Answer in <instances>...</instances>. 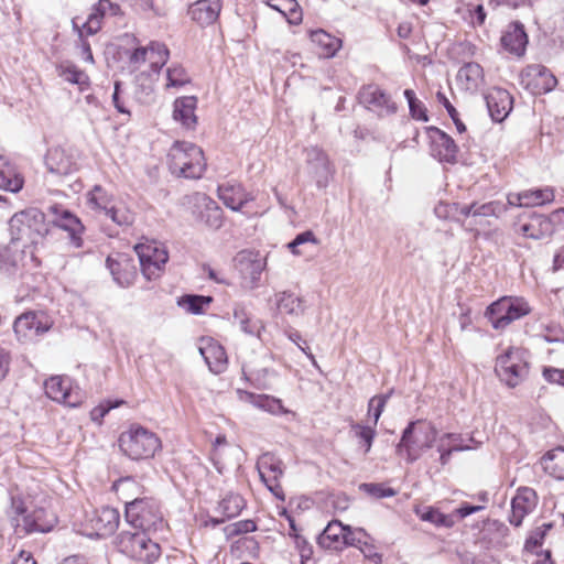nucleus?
Masks as SVG:
<instances>
[{
	"instance_id": "obj_1",
	"label": "nucleus",
	"mask_w": 564,
	"mask_h": 564,
	"mask_svg": "<svg viewBox=\"0 0 564 564\" xmlns=\"http://www.w3.org/2000/svg\"><path fill=\"white\" fill-rule=\"evenodd\" d=\"M7 517L14 533L22 538L51 532L57 524L56 514L41 506H31L20 496H12Z\"/></svg>"
},
{
	"instance_id": "obj_2",
	"label": "nucleus",
	"mask_w": 564,
	"mask_h": 564,
	"mask_svg": "<svg viewBox=\"0 0 564 564\" xmlns=\"http://www.w3.org/2000/svg\"><path fill=\"white\" fill-rule=\"evenodd\" d=\"M9 229L11 234L10 243L22 247L36 246L48 232L45 223V215L37 208H29L15 213L9 220Z\"/></svg>"
},
{
	"instance_id": "obj_3",
	"label": "nucleus",
	"mask_w": 564,
	"mask_h": 564,
	"mask_svg": "<svg viewBox=\"0 0 564 564\" xmlns=\"http://www.w3.org/2000/svg\"><path fill=\"white\" fill-rule=\"evenodd\" d=\"M167 159L171 172L185 178H200L206 170L203 150L192 142L175 141Z\"/></svg>"
},
{
	"instance_id": "obj_4",
	"label": "nucleus",
	"mask_w": 564,
	"mask_h": 564,
	"mask_svg": "<svg viewBox=\"0 0 564 564\" xmlns=\"http://www.w3.org/2000/svg\"><path fill=\"white\" fill-rule=\"evenodd\" d=\"M148 531H122L116 539L118 550L139 564H153L162 553L160 544Z\"/></svg>"
},
{
	"instance_id": "obj_5",
	"label": "nucleus",
	"mask_w": 564,
	"mask_h": 564,
	"mask_svg": "<svg viewBox=\"0 0 564 564\" xmlns=\"http://www.w3.org/2000/svg\"><path fill=\"white\" fill-rule=\"evenodd\" d=\"M124 516L134 530L158 532L165 527L161 507L153 498H133L126 501Z\"/></svg>"
},
{
	"instance_id": "obj_6",
	"label": "nucleus",
	"mask_w": 564,
	"mask_h": 564,
	"mask_svg": "<svg viewBox=\"0 0 564 564\" xmlns=\"http://www.w3.org/2000/svg\"><path fill=\"white\" fill-rule=\"evenodd\" d=\"M119 447L133 460L148 459L161 448V440L152 431L133 424L120 434Z\"/></svg>"
},
{
	"instance_id": "obj_7",
	"label": "nucleus",
	"mask_w": 564,
	"mask_h": 564,
	"mask_svg": "<svg viewBox=\"0 0 564 564\" xmlns=\"http://www.w3.org/2000/svg\"><path fill=\"white\" fill-rule=\"evenodd\" d=\"M435 438L436 431L431 425L410 422L402 432L397 452L399 455H405L409 463H413L425 449L433 446Z\"/></svg>"
},
{
	"instance_id": "obj_8",
	"label": "nucleus",
	"mask_w": 564,
	"mask_h": 564,
	"mask_svg": "<svg viewBox=\"0 0 564 564\" xmlns=\"http://www.w3.org/2000/svg\"><path fill=\"white\" fill-rule=\"evenodd\" d=\"M529 313L530 307L522 297L503 296L487 307L485 316L495 329H503Z\"/></svg>"
},
{
	"instance_id": "obj_9",
	"label": "nucleus",
	"mask_w": 564,
	"mask_h": 564,
	"mask_svg": "<svg viewBox=\"0 0 564 564\" xmlns=\"http://www.w3.org/2000/svg\"><path fill=\"white\" fill-rule=\"evenodd\" d=\"M52 325L53 322L46 313L29 311L15 318L13 330L19 341L31 344L40 340Z\"/></svg>"
},
{
	"instance_id": "obj_10",
	"label": "nucleus",
	"mask_w": 564,
	"mask_h": 564,
	"mask_svg": "<svg viewBox=\"0 0 564 564\" xmlns=\"http://www.w3.org/2000/svg\"><path fill=\"white\" fill-rule=\"evenodd\" d=\"M495 371L508 387H517L528 375L523 352L518 348H509L497 357Z\"/></svg>"
},
{
	"instance_id": "obj_11",
	"label": "nucleus",
	"mask_w": 564,
	"mask_h": 564,
	"mask_svg": "<svg viewBox=\"0 0 564 564\" xmlns=\"http://www.w3.org/2000/svg\"><path fill=\"white\" fill-rule=\"evenodd\" d=\"M141 271L148 280H154L161 275L169 260V253L163 245L156 241L141 242L135 246Z\"/></svg>"
},
{
	"instance_id": "obj_12",
	"label": "nucleus",
	"mask_w": 564,
	"mask_h": 564,
	"mask_svg": "<svg viewBox=\"0 0 564 564\" xmlns=\"http://www.w3.org/2000/svg\"><path fill=\"white\" fill-rule=\"evenodd\" d=\"M521 84L532 95H543L555 88L557 79L547 67L533 64L527 66L521 73Z\"/></svg>"
},
{
	"instance_id": "obj_13",
	"label": "nucleus",
	"mask_w": 564,
	"mask_h": 564,
	"mask_svg": "<svg viewBox=\"0 0 564 564\" xmlns=\"http://www.w3.org/2000/svg\"><path fill=\"white\" fill-rule=\"evenodd\" d=\"M305 162L308 174L314 178L318 188H325L334 174L328 155L318 147L305 149Z\"/></svg>"
},
{
	"instance_id": "obj_14",
	"label": "nucleus",
	"mask_w": 564,
	"mask_h": 564,
	"mask_svg": "<svg viewBox=\"0 0 564 564\" xmlns=\"http://www.w3.org/2000/svg\"><path fill=\"white\" fill-rule=\"evenodd\" d=\"M431 155L441 163L453 164L457 160L458 147L452 137L437 127H426Z\"/></svg>"
},
{
	"instance_id": "obj_15",
	"label": "nucleus",
	"mask_w": 564,
	"mask_h": 564,
	"mask_svg": "<svg viewBox=\"0 0 564 564\" xmlns=\"http://www.w3.org/2000/svg\"><path fill=\"white\" fill-rule=\"evenodd\" d=\"M359 99L369 110L379 117L391 116L397 112V104L391 96L377 85H368L359 91Z\"/></svg>"
},
{
	"instance_id": "obj_16",
	"label": "nucleus",
	"mask_w": 564,
	"mask_h": 564,
	"mask_svg": "<svg viewBox=\"0 0 564 564\" xmlns=\"http://www.w3.org/2000/svg\"><path fill=\"white\" fill-rule=\"evenodd\" d=\"M170 52L164 43L152 41L148 46L133 50L129 55V63L139 67L149 61L152 70L159 72L169 61Z\"/></svg>"
},
{
	"instance_id": "obj_17",
	"label": "nucleus",
	"mask_w": 564,
	"mask_h": 564,
	"mask_svg": "<svg viewBox=\"0 0 564 564\" xmlns=\"http://www.w3.org/2000/svg\"><path fill=\"white\" fill-rule=\"evenodd\" d=\"M538 505V495L530 487H520L511 500V513L509 522L514 527H520L523 519L531 513Z\"/></svg>"
},
{
	"instance_id": "obj_18",
	"label": "nucleus",
	"mask_w": 564,
	"mask_h": 564,
	"mask_svg": "<svg viewBox=\"0 0 564 564\" xmlns=\"http://www.w3.org/2000/svg\"><path fill=\"white\" fill-rule=\"evenodd\" d=\"M486 106L495 122H502L513 108V98L503 88L494 87L485 95Z\"/></svg>"
},
{
	"instance_id": "obj_19",
	"label": "nucleus",
	"mask_w": 564,
	"mask_h": 564,
	"mask_svg": "<svg viewBox=\"0 0 564 564\" xmlns=\"http://www.w3.org/2000/svg\"><path fill=\"white\" fill-rule=\"evenodd\" d=\"M50 212L53 215V223L69 232L70 240L75 247H82V234L84 232V226L80 219L70 213L68 209L62 206H51Z\"/></svg>"
},
{
	"instance_id": "obj_20",
	"label": "nucleus",
	"mask_w": 564,
	"mask_h": 564,
	"mask_svg": "<svg viewBox=\"0 0 564 564\" xmlns=\"http://www.w3.org/2000/svg\"><path fill=\"white\" fill-rule=\"evenodd\" d=\"M121 13L119 4L110 0H98L90 10L87 20L80 25L87 35L97 34L106 17H115Z\"/></svg>"
},
{
	"instance_id": "obj_21",
	"label": "nucleus",
	"mask_w": 564,
	"mask_h": 564,
	"mask_svg": "<svg viewBox=\"0 0 564 564\" xmlns=\"http://www.w3.org/2000/svg\"><path fill=\"white\" fill-rule=\"evenodd\" d=\"M89 522L98 536H107L118 529L120 514L115 508L101 507L93 512Z\"/></svg>"
},
{
	"instance_id": "obj_22",
	"label": "nucleus",
	"mask_w": 564,
	"mask_h": 564,
	"mask_svg": "<svg viewBox=\"0 0 564 564\" xmlns=\"http://www.w3.org/2000/svg\"><path fill=\"white\" fill-rule=\"evenodd\" d=\"M25 250L14 243L6 246L0 245V274L6 276H14L22 274Z\"/></svg>"
},
{
	"instance_id": "obj_23",
	"label": "nucleus",
	"mask_w": 564,
	"mask_h": 564,
	"mask_svg": "<svg viewBox=\"0 0 564 564\" xmlns=\"http://www.w3.org/2000/svg\"><path fill=\"white\" fill-rule=\"evenodd\" d=\"M46 395L59 403L70 406L76 405L77 400L73 398L72 380L64 376H53L44 382Z\"/></svg>"
},
{
	"instance_id": "obj_24",
	"label": "nucleus",
	"mask_w": 564,
	"mask_h": 564,
	"mask_svg": "<svg viewBox=\"0 0 564 564\" xmlns=\"http://www.w3.org/2000/svg\"><path fill=\"white\" fill-rule=\"evenodd\" d=\"M278 314L292 318L301 317L305 312V301L292 291H280L274 294Z\"/></svg>"
},
{
	"instance_id": "obj_25",
	"label": "nucleus",
	"mask_w": 564,
	"mask_h": 564,
	"mask_svg": "<svg viewBox=\"0 0 564 564\" xmlns=\"http://www.w3.org/2000/svg\"><path fill=\"white\" fill-rule=\"evenodd\" d=\"M199 352L208 365L210 371L220 373L226 369L227 355L221 345L214 341L212 338L200 340Z\"/></svg>"
},
{
	"instance_id": "obj_26",
	"label": "nucleus",
	"mask_w": 564,
	"mask_h": 564,
	"mask_svg": "<svg viewBox=\"0 0 564 564\" xmlns=\"http://www.w3.org/2000/svg\"><path fill=\"white\" fill-rule=\"evenodd\" d=\"M217 192L219 199L235 212L240 210L247 203L254 199L240 184H221Z\"/></svg>"
},
{
	"instance_id": "obj_27",
	"label": "nucleus",
	"mask_w": 564,
	"mask_h": 564,
	"mask_svg": "<svg viewBox=\"0 0 564 564\" xmlns=\"http://www.w3.org/2000/svg\"><path fill=\"white\" fill-rule=\"evenodd\" d=\"M220 10V0H197L189 7L188 14L198 24L210 25L217 21Z\"/></svg>"
},
{
	"instance_id": "obj_28",
	"label": "nucleus",
	"mask_w": 564,
	"mask_h": 564,
	"mask_svg": "<svg viewBox=\"0 0 564 564\" xmlns=\"http://www.w3.org/2000/svg\"><path fill=\"white\" fill-rule=\"evenodd\" d=\"M197 98L195 96H183L176 98L173 105V119L186 129H193L197 123L195 109Z\"/></svg>"
},
{
	"instance_id": "obj_29",
	"label": "nucleus",
	"mask_w": 564,
	"mask_h": 564,
	"mask_svg": "<svg viewBox=\"0 0 564 564\" xmlns=\"http://www.w3.org/2000/svg\"><path fill=\"white\" fill-rule=\"evenodd\" d=\"M347 525L338 520L330 521L324 531L318 535L317 543L321 547L327 550H343L345 547V533Z\"/></svg>"
},
{
	"instance_id": "obj_30",
	"label": "nucleus",
	"mask_w": 564,
	"mask_h": 564,
	"mask_svg": "<svg viewBox=\"0 0 564 564\" xmlns=\"http://www.w3.org/2000/svg\"><path fill=\"white\" fill-rule=\"evenodd\" d=\"M45 165L51 173L68 175L76 171V163L62 148H52L45 155Z\"/></svg>"
},
{
	"instance_id": "obj_31",
	"label": "nucleus",
	"mask_w": 564,
	"mask_h": 564,
	"mask_svg": "<svg viewBox=\"0 0 564 564\" xmlns=\"http://www.w3.org/2000/svg\"><path fill=\"white\" fill-rule=\"evenodd\" d=\"M527 44L528 35L524 26L519 22L510 24L501 36L502 47L517 56H521L524 53Z\"/></svg>"
},
{
	"instance_id": "obj_32",
	"label": "nucleus",
	"mask_w": 564,
	"mask_h": 564,
	"mask_svg": "<svg viewBox=\"0 0 564 564\" xmlns=\"http://www.w3.org/2000/svg\"><path fill=\"white\" fill-rule=\"evenodd\" d=\"M23 184V176L17 166L7 156L0 154V189L18 193Z\"/></svg>"
},
{
	"instance_id": "obj_33",
	"label": "nucleus",
	"mask_w": 564,
	"mask_h": 564,
	"mask_svg": "<svg viewBox=\"0 0 564 564\" xmlns=\"http://www.w3.org/2000/svg\"><path fill=\"white\" fill-rule=\"evenodd\" d=\"M106 267L119 286L128 288L133 283L135 271L128 259L118 260L108 257L106 259Z\"/></svg>"
},
{
	"instance_id": "obj_34",
	"label": "nucleus",
	"mask_w": 564,
	"mask_h": 564,
	"mask_svg": "<svg viewBox=\"0 0 564 564\" xmlns=\"http://www.w3.org/2000/svg\"><path fill=\"white\" fill-rule=\"evenodd\" d=\"M234 323L250 336L260 337L261 330L264 329L262 321L253 317L241 304H236L234 307Z\"/></svg>"
},
{
	"instance_id": "obj_35",
	"label": "nucleus",
	"mask_w": 564,
	"mask_h": 564,
	"mask_svg": "<svg viewBox=\"0 0 564 564\" xmlns=\"http://www.w3.org/2000/svg\"><path fill=\"white\" fill-rule=\"evenodd\" d=\"M484 78L482 67L475 62L466 63L457 73L458 85L467 90L475 91L481 84Z\"/></svg>"
},
{
	"instance_id": "obj_36",
	"label": "nucleus",
	"mask_w": 564,
	"mask_h": 564,
	"mask_svg": "<svg viewBox=\"0 0 564 564\" xmlns=\"http://www.w3.org/2000/svg\"><path fill=\"white\" fill-rule=\"evenodd\" d=\"M455 206L459 215L465 218L499 216L503 210V206L498 202L485 204L473 203L469 205L455 204Z\"/></svg>"
},
{
	"instance_id": "obj_37",
	"label": "nucleus",
	"mask_w": 564,
	"mask_h": 564,
	"mask_svg": "<svg viewBox=\"0 0 564 564\" xmlns=\"http://www.w3.org/2000/svg\"><path fill=\"white\" fill-rule=\"evenodd\" d=\"M414 513L425 522H430L438 528H453L456 523L453 514H445L440 509L432 506H416Z\"/></svg>"
},
{
	"instance_id": "obj_38",
	"label": "nucleus",
	"mask_w": 564,
	"mask_h": 564,
	"mask_svg": "<svg viewBox=\"0 0 564 564\" xmlns=\"http://www.w3.org/2000/svg\"><path fill=\"white\" fill-rule=\"evenodd\" d=\"M257 468L262 481L274 480L283 476L282 460L272 453L262 454L257 462Z\"/></svg>"
},
{
	"instance_id": "obj_39",
	"label": "nucleus",
	"mask_w": 564,
	"mask_h": 564,
	"mask_svg": "<svg viewBox=\"0 0 564 564\" xmlns=\"http://www.w3.org/2000/svg\"><path fill=\"white\" fill-rule=\"evenodd\" d=\"M311 41L319 47L323 57H333L341 47V40L319 29L311 32Z\"/></svg>"
},
{
	"instance_id": "obj_40",
	"label": "nucleus",
	"mask_w": 564,
	"mask_h": 564,
	"mask_svg": "<svg viewBox=\"0 0 564 564\" xmlns=\"http://www.w3.org/2000/svg\"><path fill=\"white\" fill-rule=\"evenodd\" d=\"M554 189L552 187L528 189L517 194L518 206H539L554 200Z\"/></svg>"
},
{
	"instance_id": "obj_41",
	"label": "nucleus",
	"mask_w": 564,
	"mask_h": 564,
	"mask_svg": "<svg viewBox=\"0 0 564 564\" xmlns=\"http://www.w3.org/2000/svg\"><path fill=\"white\" fill-rule=\"evenodd\" d=\"M247 401L250 402L253 406L267 411L271 414H286L289 411L284 409L280 399L273 398L267 394H256L251 392H246Z\"/></svg>"
},
{
	"instance_id": "obj_42",
	"label": "nucleus",
	"mask_w": 564,
	"mask_h": 564,
	"mask_svg": "<svg viewBox=\"0 0 564 564\" xmlns=\"http://www.w3.org/2000/svg\"><path fill=\"white\" fill-rule=\"evenodd\" d=\"M545 471L556 479H564V448L556 447L542 457Z\"/></svg>"
},
{
	"instance_id": "obj_43",
	"label": "nucleus",
	"mask_w": 564,
	"mask_h": 564,
	"mask_svg": "<svg viewBox=\"0 0 564 564\" xmlns=\"http://www.w3.org/2000/svg\"><path fill=\"white\" fill-rule=\"evenodd\" d=\"M246 508V500L242 496L235 492H228L217 506V511L225 518L231 519L241 513Z\"/></svg>"
},
{
	"instance_id": "obj_44",
	"label": "nucleus",
	"mask_w": 564,
	"mask_h": 564,
	"mask_svg": "<svg viewBox=\"0 0 564 564\" xmlns=\"http://www.w3.org/2000/svg\"><path fill=\"white\" fill-rule=\"evenodd\" d=\"M268 4L282 13L289 23L296 25L302 22V9L296 0H270Z\"/></svg>"
},
{
	"instance_id": "obj_45",
	"label": "nucleus",
	"mask_w": 564,
	"mask_h": 564,
	"mask_svg": "<svg viewBox=\"0 0 564 564\" xmlns=\"http://www.w3.org/2000/svg\"><path fill=\"white\" fill-rule=\"evenodd\" d=\"M119 227H130L134 221V214L123 203H112L104 213Z\"/></svg>"
},
{
	"instance_id": "obj_46",
	"label": "nucleus",
	"mask_w": 564,
	"mask_h": 564,
	"mask_svg": "<svg viewBox=\"0 0 564 564\" xmlns=\"http://www.w3.org/2000/svg\"><path fill=\"white\" fill-rule=\"evenodd\" d=\"M459 436L456 434H445L440 438L437 451L440 453V462L443 466L448 464L451 456L454 452L468 449V446H460L458 444Z\"/></svg>"
},
{
	"instance_id": "obj_47",
	"label": "nucleus",
	"mask_w": 564,
	"mask_h": 564,
	"mask_svg": "<svg viewBox=\"0 0 564 564\" xmlns=\"http://www.w3.org/2000/svg\"><path fill=\"white\" fill-rule=\"evenodd\" d=\"M112 490L126 505V501H131L133 498H139L137 495L141 492V487L134 478L124 477L112 484Z\"/></svg>"
},
{
	"instance_id": "obj_48",
	"label": "nucleus",
	"mask_w": 564,
	"mask_h": 564,
	"mask_svg": "<svg viewBox=\"0 0 564 564\" xmlns=\"http://www.w3.org/2000/svg\"><path fill=\"white\" fill-rule=\"evenodd\" d=\"M112 203H115L112 196L100 185H95L87 194L88 207L98 213H104Z\"/></svg>"
},
{
	"instance_id": "obj_49",
	"label": "nucleus",
	"mask_w": 564,
	"mask_h": 564,
	"mask_svg": "<svg viewBox=\"0 0 564 564\" xmlns=\"http://www.w3.org/2000/svg\"><path fill=\"white\" fill-rule=\"evenodd\" d=\"M58 75L66 82L70 84H75L79 86L80 90H84L86 86L89 85V77L83 70H80L76 65L67 64L59 65L57 67Z\"/></svg>"
},
{
	"instance_id": "obj_50",
	"label": "nucleus",
	"mask_w": 564,
	"mask_h": 564,
	"mask_svg": "<svg viewBox=\"0 0 564 564\" xmlns=\"http://www.w3.org/2000/svg\"><path fill=\"white\" fill-rule=\"evenodd\" d=\"M210 296L204 295H185L178 300V305L191 314H202L204 307L212 303Z\"/></svg>"
},
{
	"instance_id": "obj_51",
	"label": "nucleus",
	"mask_w": 564,
	"mask_h": 564,
	"mask_svg": "<svg viewBox=\"0 0 564 564\" xmlns=\"http://www.w3.org/2000/svg\"><path fill=\"white\" fill-rule=\"evenodd\" d=\"M350 427L355 432V436L360 440V444L364 447V453H369L376 436V430L371 426L362 425L360 423H352Z\"/></svg>"
},
{
	"instance_id": "obj_52",
	"label": "nucleus",
	"mask_w": 564,
	"mask_h": 564,
	"mask_svg": "<svg viewBox=\"0 0 564 564\" xmlns=\"http://www.w3.org/2000/svg\"><path fill=\"white\" fill-rule=\"evenodd\" d=\"M403 94L409 104L411 117L413 119L426 122L429 120V117L426 115V108L416 98L415 93L412 89H405Z\"/></svg>"
},
{
	"instance_id": "obj_53",
	"label": "nucleus",
	"mask_w": 564,
	"mask_h": 564,
	"mask_svg": "<svg viewBox=\"0 0 564 564\" xmlns=\"http://www.w3.org/2000/svg\"><path fill=\"white\" fill-rule=\"evenodd\" d=\"M78 18L73 19V28L77 32L78 35V44L77 47L80 50V56L84 61L88 63H94V55L91 52V47L89 42L87 41V34L85 29L79 26L77 22Z\"/></svg>"
},
{
	"instance_id": "obj_54",
	"label": "nucleus",
	"mask_w": 564,
	"mask_h": 564,
	"mask_svg": "<svg viewBox=\"0 0 564 564\" xmlns=\"http://www.w3.org/2000/svg\"><path fill=\"white\" fill-rule=\"evenodd\" d=\"M359 489L377 499L389 498L397 495L393 488L384 487L382 484L376 482H364L359 486Z\"/></svg>"
},
{
	"instance_id": "obj_55",
	"label": "nucleus",
	"mask_w": 564,
	"mask_h": 564,
	"mask_svg": "<svg viewBox=\"0 0 564 564\" xmlns=\"http://www.w3.org/2000/svg\"><path fill=\"white\" fill-rule=\"evenodd\" d=\"M167 87H182L189 83L185 68L181 65H173L166 72Z\"/></svg>"
},
{
	"instance_id": "obj_56",
	"label": "nucleus",
	"mask_w": 564,
	"mask_h": 564,
	"mask_svg": "<svg viewBox=\"0 0 564 564\" xmlns=\"http://www.w3.org/2000/svg\"><path fill=\"white\" fill-rule=\"evenodd\" d=\"M224 531L227 538H234L257 531V523L251 519L240 520L227 525Z\"/></svg>"
},
{
	"instance_id": "obj_57",
	"label": "nucleus",
	"mask_w": 564,
	"mask_h": 564,
	"mask_svg": "<svg viewBox=\"0 0 564 564\" xmlns=\"http://www.w3.org/2000/svg\"><path fill=\"white\" fill-rule=\"evenodd\" d=\"M368 534L361 528L351 529L347 527L345 533V546H355L362 550V546H368L367 543Z\"/></svg>"
},
{
	"instance_id": "obj_58",
	"label": "nucleus",
	"mask_w": 564,
	"mask_h": 564,
	"mask_svg": "<svg viewBox=\"0 0 564 564\" xmlns=\"http://www.w3.org/2000/svg\"><path fill=\"white\" fill-rule=\"evenodd\" d=\"M391 395V392L386 394L375 395L369 400L368 403V413L373 417V425H377L384 406Z\"/></svg>"
},
{
	"instance_id": "obj_59",
	"label": "nucleus",
	"mask_w": 564,
	"mask_h": 564,
	"mask_svg": "<svg viewBox=\"0 0 564 564\" xmlns=\"http://www.w3.org/2000/svg\"><path fill=\"white\" fill-rule=\"evenodd\" d=\"M307 242L313 245L318 243V240L312 230H306L296 235L295 238L288 243V248L293 254H301V252L297 250V247Z\"/></svg>"
},
{
	"instance_id": "obj_60",
	"label": "nucleus",
	"mask_w": 564,
	"mask_h": 564,
	"mask_svg": "<svg viewBox=\"0 0 564 564\" xmlns=\"http://www.w3.org/2000/svg\"><path fill=\"white\" fill-rule=\"evenodd\" d=\"M294 544L301 556V564H305L313 556V546L299 533H294Z\"/></svg>"
},
{
	"instance_id": "obj_61",
	"label": "nucleus",
	"mask_w": 564,
	"mask_h": 564,
	"mask_svg": "<svg viewBox=\"0 0 564 564\" xmlns=\"http://www.w3.org/2000/svg\"><path fill=\"white\" fill-rule=\"evenodd\" d=\"M288 337L307 356V358L312 361V364L315 367H318L315 356L312 354L310 348L307 346H302V344L306 345V341L302 338L301 334L297 330L291 329L290 332H288Z\"/></svg>"
},
{
	"instance_id": "obj_62",
	"label": "nucleus",
	"mask_w": 564,
	"mask_h": 564,
	"mask_svg": "<svg viewBox=\"0 0 564 564\" xmlns=\"http://www.w3.org/2000/svg\"><path fill=\"white\" fill-rule=\"evenodd\" d=\"M138 6L144 13H151L153 17L164 15V12L155 6L154 0H139Z\"/></svg>"
},
{
	"instance_id": "obj_63",
	"label": "nucleus",
	"mask_w": 564,
	"mask_h": 564,
	"mask_svg": "<svg viewBox=\"0 0 564 564\" xmlns=\"http://www.w3.org/2000/svg\"><path fill=\"white\" fill-rule=\"evenodd\" d=\"M11 357L9 351L0 346V382L9 372Z\"/></svg>"
},
{
	"instance_id": "obj_64",
	"label": "nucleus",
	"mask_w": 564,
	"mask_h": 564,
	"mask_svg": "<svg viewBox=\"0 0 564 564\" xmlns=\"http://www.w3.org/2000/svg\"><path fill=\"white\" fill-rule=\"evenodd\" d=\"M543 377L547 382L563 386L562 370L556 368H544Z\"/></svg>"
}]
</instances>
